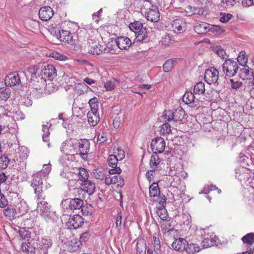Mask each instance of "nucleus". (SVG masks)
I'll use <instances>...</instances> for the list:
<instances>
[{"mask_svg": "<svg viewBox=\"0 0 254 254\" xmlns=\"http://www.w3.org/2000/svg\"><path fill=\"white\" fill-rule=\"evenodd\" d=\"M185 113V111L181 107L178 108L175 110L173 111V122H178L182 121L184 117Z\"/></svg>", "mask_w": 254, "mask_h": 254, "instance_id": "obj_26", "label": "nucleus"}, {"mask_svg": "<svg viewBox=\"0 0 254 254\" xmlns=\"http://www.w3.org/2000/svg\"><path fill=\"white\" fill-rule=\"evenodd\" d=\"M225 30L218 25H211L209 24V32L215 35H219L224 32Z\"/></svg>", "mask_w": 254, "mask_h": 254, "instance_id": "obj_37", "label": "nucleus"}, {"mask_svg": "<svg viewBox=\"0 0 254 254\" xmlns=\"http://www.w3.org/2000/svg\"><path fill=\"white\" fill-rule=\"evenodd\" d=\"M213 51L222 59L225 58L226 53L225 51L221 46H216L215 47H214L213 48Z\"/></svg>", "mask_w": 254, "mask_h": 254, "instance_id": "obj_44", "label": "nucleus"}, {"mask_svg": "<svg viewBox=\"0 0 254 254\" xmlns=\"http://www.w3.org/2000/svg\"><path fill=\"white\" fill-rule=\"evenodd\" d=\"M82 214L84 216L91 215L93 212V207L91 205H82L81 207Z\"/></svg>", "mask_w": 254, "mask_h": 254, "instance_id": "obj_46", "label": "nucleus"}, {"mask_svg": "<svg viewBox=\"0 0 254 254\" xmlns=\"http://www.w3.org/2000/svg\"><path fill=\"white\" fill-rule=\"evenodd\" d=\"M83 218L78 214H75L70 217L66 223L69 228L77 229L83 224Z\"/></svg>", "mask_w": 254, "mask_h": 254, "instance_id": "obj_13", "label": "nucleus"}, {"mask_svg": "<svg viewBox=\"0 0 254 254\" xmlns=\"http://www.w3.org/2000/svg\"><path fill=\"white\" fill-rule=\"evenodd\" d=\"M10 90L7 87L0 88V99L4 101H6L10 97Z\"/></svg>", "mask_w": 254, "mask_h": 254, "instance_id": "obj_35", "label": "nucleus"}, {"mask_svg": "<svg viewBox=\"0 0 254 254\" xmlns=\"http://www.w3.org/2000/svg\"><path fill=\"white\" fill-rule=\"evenodd\" d=\"M160 162V158L157 154L152 155L150 159L149 165L152 169L151 170H155L158 165Z\"/></svg>", "mask_w": 254, "mask_h": 254, "instance_id": "obj_33", "label": "nucleus"}, {"mask_svg": "<svg viewBox=\"0 0 254 254\" xmlns=\"http://www.w3.org/2000/svg\"><path fill=\"white\" fill-rule=\"evenodd\" d=\"M49 123H47L46 125H43L42 126V131L43 132V140L45 142H48L49 140V127H51V125L50 124L48 126Z\"/></svg>", "mask_w": 254, "mask_h": 254, "instance_id": "obj_40", "label": "nucleus"}, {"mask_svg": "<svg viewBox=\"0 0 254 254\" xmlns=\"http://www.w3.org/2000/svg\"><path fill=\"white\" fill-rule=\"evenodd\" d=\"M115 86L114 81H108L105 83L104 87L107 91H111Z\"/></svg>", "mask_w": 254, "mask_h": 254, "instance_id": "obj_59", "label": "nucleus"}, {"mask_svg": "<svg viewBox=\"0 0 254 254\" xmlns=\"http://www.w3.org/2000/svg\"><path fill=\"white\" fill-rule=\"evenodd\" d=\"M248 58L246 55L241 52L237 58V61L240 64L245 66L247 63Z\"/></svg>", "mask_w": 254, "mask_h": 254, "instance_id": "obj_52", "label": "nucleus"}, {"mask_svg": "<svg viewBox=\"0 0 254 254\" xmlns=\"http://www.w3.org/2000/svg\"><path fill=\"white\" fill-rule=\"evenodd\" d=\"M187 244V241L185 239L180 238L178 239H176L172 243V248L177 251L182 252L184 254V252L186 245Z\"/></svg>", "mask_w": 254, "mask_h": 254, "instance_id": "obj_22", "label": "nucleus"}, {"mask_svg": "<svg viewBox=\"0 0 254 254\" xmlns=\"http://www.w3.org/2000/svg\"><path fill=\"white\" fill-rule=\"evenodd\" d=\"M142 9L145 10V16L147 20L152 22H156L160 19V13L158 9L152 4L150 1L143 0Z\"/></svg>", "mask_w": 254, "mask_h": 254, "instance_id": "obj_4", "label": "nucleus"}, {"mask_svg": "<svg viewBox=\"0 0 254 254\" xmlns=\"http://www.w3.org/2000/svg\"><path fill=\"white\" fill-rule=\"evenodd\" d=\"M194 93L191 91H187L183 96L182 100L186 104H189L194 101L195 96Z\"/></svg>", "mask_w": 254, "mask_h": 254, "instance_id": "obj_34", "label": "nucleus"}, {"mask_svg": "<svg viewBox=\"0 0 254 254\" xmlns=\"http://www.w3.org/2000/svg\"><path fill=\"white\" fill-rule=\"evenodd\" d=\"M244 243L252 245L254 243V233H248L242 238Z\"/></svg>", "mask_w": 254, "mask_h": 254, "instance_id": "obj_41", "label": "nucleus"}, {"mask_svg": "<svg viewBox=\"0 0 254 254\" xmlns=\"http://www.w3.org/2000/svg\"><path fill=\"white\" fill-rule=\"evenodd\" d=\"M52 244V241L50 238H43L38 243L30 242L27 250L30 254H48V250Z\"/></svg>", "mask_w": 254, "mask_h": 254, "instance_id": "obj_2", "label": "nucleus"}, {"mask_svg": "<svg viewBox=\"0 0 254 254\" xmlns=\"http://www.w3.org/2000/svg\"><path fill=\"white\" fill-rule=\"evenodd\" d=\"M55 34L57 38L61 41L67 43L69 47L72 50L77 51L79 48L78 43L75 42L73 39L72 34L68 31L61 30L56 31Z\"/></svg>", "mask_w": 254, "mask_h": 254, "instance_id": "obj_5", "label": "nucleus"}, {"mask_svg": "<svg viewBox=\"0 0 254 254\" xmlns=\"http://www.w3.org/2000/svg\"><path fill=\"white\" fill-rule=\"evenodd\" d=\"M244 169L240 167L239 168H237L235 170L236 172V178L238 179L241 181L242 179L244 180L247 177V174L245 173H244Z\"/></svg>", "mask_w": 254, "mask_h": 254, "instance_id": "obj_49", "label": "nucleus"}, {"mask_svg": "<svg viewBox=\"0 0 254 254\" xmlns=\"http://www.w3.org/2000/svg\"><path fill=\"white\" fill-rule=\"evenodd\" d=\"M172 27L175 33H182L186 29V23L182 20L176 19L172 23Z\"/></svg>", "mask_w": 254, "mask_h": 254, "instance_id": "obj_23", "label": "nucleus"}, {"mask_svg": "<svg viewBox=\"0 0 254 254\" xmlns=\"http://www.w3.org/2000/svg\"><path fill=\"white\" fill-rule=\"evenodd\" d=\"M216 241L211 237L204 238L201 242V245L204 248H207L215 245Z\"/></svg>", "mask_w": 254, "mask_h": 254, "instance_id": "obj_36", "label": "nucleus"}, {"mask_svg": "<svg viewBox=\"0 0 254 254\" xmlns=\"http://www.w3.org/2000/svg\"><path fill=\"white\" fill-rule=\"evenodd\" d=\"M81 245V243L77 240H72L68 242V250L70 252H75L80 249Z\"/></svg>", "mask_w": 254, "mask_h": 254, "instance_id": "obj_31", "label": "nucleus"}, {"mask_svg": "<svg viewBox=\"0 0 254 254\" xmlns=\"http://www.w3.org/2000/svg\"><path fill=\"white\" fill-rule=\"evenodd\" d=\"M90 233L89 231H86L82 233L80 236V240L79 241L81 243L82 242H86L89 239L90 237Z\"/></svg>", "mask_w": 254, "mask_h": 254, "instance_id": "obj_57", "label": "nucleus"}, {"mask_svg": "<svg viewBox=\"0 0 254 254\" xmlns=\"http://www.w3.org/2000/svg\"><path fill=\"white\" fill-rule=\"evenodd\" d=\"M97 103L98 99L96 97L89 100L88 103L91 108L90 111H95V110H98V106Z\"/></svg>", "mask_w": 254, "mask_h": 254, "instance_id": "obj_51", "label": "nucleus"}, {"mask_svg": "<svg viewBox=\"0 0 254 254\" xmlns=\"http://www.w3.org/2000/svg\"><path fill=\"white\" fill-rule=\"evenodd\" d=\"M18 217L21 216L27 212V205L25 201H20L14 206Z\"/></svg>", "mask_w": 254, "mask_h": 254, "instance_id": "obj_24", "label": "nucleus"}, {"mask_svg": "<svg viewBox=\"0 0 254 254\" xmlns=\"http://www.w3.org/2000/svg\"><path fill=\"white\" fill-rule=\"evenodd\" d=\"M142 32L137 33V36L135 39L136 42H139L141 43H145L148 41L149 39L147 35L146 29H143Z\"/></svg>", "mask_w": 254, "mask_h": 254, "instance_id": "obj_32", "label": "nucleus"}, {"mask_svg": "<svg viewBox=\"0 0 254 254\" xmlns=\"http://www.w3.org/2000/svg\"><path fill=\"white\" fill-rule=\"evenodd\" d=\"M19 234L23 239L25 240H28L31 237V233L28 230H26L24 228L20 229L19 231Z\"/></svg>", "mask_w": 254, "mask_h": 254, "instance_id": "obj_56", "label": "nucleus"}, {"mask_svg": "<svg viewBox=\"0 0 254 254\" xmlns=\"http://www.w3.org/2000/svg\"><path fill=\"white\" fill-rule=\"evenodd\" d=\"M205 91V84L202 81L197 83L194 86L193 93L195 95H203Z\"/></svg>", "mask_w": 254, "mask_h": 254, "instance_id": "obj_30", "label": "nucleus"}, {"mask_svg": "<svg viewBox=\"0 0 254 254\" xmlns=\"http://www.w3.org/2000/svg\"><path fill=\"white\" fill-rule=\"evenodd\" d=\"M41 73L42 76L50 80H52L57 76L56 69L52 64L43 65Z\"/></svg>", "mask_w": 254, "mask_h": 254, "instance_id": "obj_12", "label": "nucleus"}, {"mask_svg": "<svg viewBox=\"0 0 254 254\" xmlns=\"http://www.w3.org/2000/svg\"><path fill=\"white\" fill-rule=\"evenodd\" d=\"M204 80L209 84H219V71L214 67H211L205 70Z\"/></svg>", "mask_w": 254, "mask_h": 254, "instance_id": "obj_9", "label": "nucleus"}, {"mask_svg": "<svg viewBox=\"0 0 254 254\" xmlns=\"http://www.w3.org/2000/svg\"><path fill=\"white\" fill-rule=\"evenodd\" d=\"M51 171V165L49 163L43 165V169L41 171L32 175L30 186L36 193L40 192V191L41 192V189H43V179L49 174Z\"/></svg>", "mask_w": 254, "mask_h": 254, "instance_id": "obj_1", "label": "nucleus"}, {"mask_svg": "<svg viewBox=\"0 0 254 254\" xmlns=\"http://www.w3.org/2000/svg\"><path fill=\"white\" fill-rule=\"evenodd\" d=\"M239 160L242 169L245 168L247 170L251 169V167L253 166V164L251 158L241 153L239 156Z\"/></svg>", "mask_w": 254, "mask_h": 254, "instance_id": "obj_21", "label": "nucleus"}, {"mask_svg": "<svg viewBox=\"0 0 254 254\" xmlns=\"http://www.w3.org/2000/svg\"><path fill=\"white\" fill-rule=\"evenodd\" d=\"M54 14L53 9L49 6H45L39 10V18L43 21H47L50 19Z\"/></svg>", "mask_w": 254, "mask_h": 254, "instance_id": "obj_16", "label": "nucleus"}, {"mask_svg": "<svg viewBox=\"0 0 254 254\" xmlns=\"http://www.w3.org/2000/svg\"><path fill=\"white\" fill-rule=\"evenodd\" d=\"M166 143L164 139L161 137L154 138L151 143V149L154 154L162 153L165 148Z\"/></svg>", "mask_w": 254, "mask_h": 254, "instance_id": "obj_10", "label": "nucleus"}, {"mask_svg": "<svg viewBox=\"0 0 254 254\" xmlns=\"http://www.w3.org/2000/svg\"><path fill=\"white\" fill-rule=\"evenodd\" d=\"M209 24L201 21H197L195 22L193 29L198 34H205L209 32Z\"/></svg>", "mask_w": 254, "mask_h": 254, "instance_id": "obj_17", "label": "nucleus"}, {"mask_svg": "<svg viewBox=\"0 0 254 254\" xmlns=\"http://www.w3.org/2000/svg\"><path fill=\"white\" fill-rule=\"evenodd\" d=\"M174 61L172 59L167 60L163 64V70L165 72L171 71L173 68Z\"/></svg>", "mask_w": 254, "mask_h": 254, "instance_id": "obj_43", "label": "nucleus"}, {"mask_svg": "<svg viewBox=\"0 0 254 254\" xmlns=\"http://www.w3.org/2000/svg\"><path fill=\"white\" fill-rule=\"evenodd\" d=\"M118 161L117 156L115 154L109 155L108 161L109 166L112 168L109 170V173L110 175L120 174L122 172V170L120 167H118Z\"/></svg>", "mask_w": 254, "mask_h": 254, "instance_id": "obj_11", "label": "nucleus"}, {"mask_svg": "<svg viewBox=\"0 0 254 254\" xmlns=\"http://www.w3.org/2000/svg\"><path fill=\"white\" fill-rule=\"evenodd\" d=\"M76 155H80L84 161L87 160L88 154L90 150V143L89 140L82 139L77 141Z\"/></svg>", "mask_w": 254, "mask_h": 254, "instance_id": "obj_7", "label": "nucleus"}, {"mask_svg": "<svg viewBox=\"0 0 254 254\" xmlns=\"http://www.w3.org/2000/svg\"><path fill=\"white\" fill-rule=\"evenodd\" d=\"M156 212L160 218L163 220H165L168 218V215L165 208L162 207L158 208Z\"/></svg>", "mask_w": 254, "mask_h": 254, "instance_id": "obj_45", "label": "nucleus"}, {"mask_svg": "<svg viewBox=\"0 0 254 254\" xmlns=\"http://www.w3.org/2000/svg\"><path fill=\"white\" fill-rule=\"evenodd\" d=\"M222 66L224 73L229 77L235 75L239 69L237 62L231 59L225 60Z\"/></svg>", "mask_w": 254, "mask_h": 254, "instance_id": "obj_8", "label": "nucleus"}, {"mask_svg": "<svg viewBox=\"0 0 254 254\" xmlns=\"http://www.w3.org/2000/svg\"><path fill=\"white\" fill-rule=\"evenodd\" d=\"M4 82L6 86H13L20 83V78L18 73L11 72L5 77Z\"/></svg>", "mask_w": 254, "mask_h": 254, "instance_id": "obj_15", "label": "nucleus"}, {"mask_svg": "<svg viewBox=\"0 0 254 254\" xmlns=\"http://www.w3.org/2000/svg\"><path fill=\"white\" fill-rule=\"evenodd\" d=\"M9 162V159L6 156H1L0 157V169L3 170L6 169Z\"/></svg>", "mask_w": 254, "mask_h": 254, "instance_id": "obj_48", "label": "nucleus"}, {"mask_svg": "<svg viewBox=\"0 0 254 254\" xmlns=\"http://www.w3.org/2000/svg\"><path fill=\"white\" fill-rule=\"evenodd\" d=\"M153 241H154V249L156 253L160 251V242L159 239L157 236H153Z\"/></svg>", "mask_w": 254, "mask_h": 254, "instance_id": "obj_54", "label": "nucleus"}, {"mask_svg": "<svg viewBox=\"0 0 254 254\" xmlns=\"http://www.w3.org/2000/svg\"><path fill=\"white\" fill-rule=\"evenodd\" d=\"M88 122L91 126H96L100 121L99 114L98 110L90 111L87 113Z\"/></svg>", "mask_w": 254, "mask_h": 254, "instance_id": "obj_20", "label": "nucleus"}, {"mask_svg": "<svg viewBox=\"0 0 254 254\" xmlns=\"http://www.w3.org/2000/svg\"><path fill=\"white\" fill-rule=\"evenodd\" d=\"M173 111L168 110L164 112L162 118L163 120L166 122L173 121Z\"/></svg>", "mask_w": 254, "mask_h": 254, "instance_id": "obj_50", "label": "nucleus"}, {"mask_svg": "<svg viewBox=\"0 0 254 254\" xmlns=\"http://www.w3.org/2000/svg\"><path fill=\"white\" fill-rule=\"evenodd\" d=\"M196 8L190 5H188L185 7L186 15L190 16L192 15L196 14Z\"/></svg>", "mask_w": 254, "mask_h": 254, "instance_id": "obj_53", "label": "nucleus"}, {"mask_svg": "<svg viewBox=\"0 0 254 254\" xmlns=\"http://www.w3.org/2000/svg\"><path fill=\"white\" fill-rule=\"evenodd\" d=\"M50 56L56 60L60 61H64L67 59L65 56L62 55L58 53H52Z\"/></svg>", "mask_w": 254, "mask_h": 254, "instance_id": "obj_58", "label": "nucleus"}, {"mask_svg": "<svg viewBox=\"0 0 254 254\" xmlns=\"http://www.w3.org/2000/svg\"><path fill=\"white\" fill-rule=\"evenodd\" d=\"M232 17V15L230 13H227L224 14L220 18V21L222 23H227L228 22Z\"/></svg>", "mask_w": 254, "mask_h": 254, "instance_id": "obj_60", "label": "nucleus"}, {"mask_svg": "<svg viewBox=\"0 0 254 254\" xmlns=\"http://www.w3.org/2000/svg\"><path fill=\"white\" fill-rule=\"evenodd\" d=\"M117 45L121 50H127L131 45L130 40L127 37L120 36L116 40Z\"/></svg>", "mask_w": 254, "mask_h": 254, "instance_id": "obj_18", "label": "nucleus"}, {"mask_svg": "<svg viewBox=\"0 0 254 254\" xmlns=\"http://www.w3.org/2000/svg\"><path fill=\"white\" fill-rule=\"evenodd\" d=\"M171 131V126L169 124L165 123L161 126L160 132L162 135L168 134Z\"/></svg>", "mask_w": 254, "mask_h": 254, "instance_id": "obj_42", "label": "nucleus"}, {"mask_svg": "<svg viewBox=\"0 0 254 254\" xmlns=\"http://www.w3.org/2000/svg\"><path fill=\"white\" fill-rule=\"evenodd\" d=\"M88 53L93 55H99L101 53H111V50L109 48H103V47L96 43H92L88 46Z\"/></svg>", "mask_w": 254, "mask_h": 254, "instance_id": "obj_14", "label": "nucleus"}, {"mask_svg": "<svg viewBox=\"0 0 254 254\" xmlns=\"http://www.w3.org/2000/svg\"><path fill=\"white\" fill-rule=\"evenodd\" d=\"M146 250V243L143 241L136 244V251L139 254H144Z\"/></svg>", "mask_w": 254, "mask_h": 254, "instance_id": "obj_47", "label": "nucleus"}, {"mask_svg": "<svg viewBox=\"0 0 254 254\" xmlns=\"http://www.w3.org/2000/svg\"><path fill=\"white\" fill-rule=\"evenodd\" d=\"M117 153L116 152L115 153H117V159L120 161L123 160L125 157V153L124 151L121 148H118L117 149Z\"/></svg>", "mask_w": 254, "mask_h": 254, "instance_id": "obj_62", "label": "nucleus"}, {"mask_svg": "<svg viewBox=\"0 0 254 254\" xmlns=\"http://www.w3.org/2000/svg\"><path fill=\"white\" fill-rule=\"evenodd\" d=\"M83 205V201L82 199L75 198L71 199L68 203V207L71 210L80 209Z\"/></svg>", "mask_w": 254, "mask_h": 254, "instance_id": "obj_25", "label": "nucleus"}, {"mask_svg": "<svg viewBox=\"0 0 254 254\" xmlns=\"http://www.w3.org/2000/svg\"><path fill=\"white\" fill-rule=\"evenodd\" d=\"M253 73L252 69L250 68L249 67H246L245 66L240 71V77L243 80H245L246 78L250 75V73Z\"/></svg>", "mask_w": 254, "mask_h": 254, "instance_id": "obj_39", "label": "nucleus"}, {"mask_svg": "<svg viewBox=\"0 0 254 254\" xmlns=\"http://www.w3.org/2000/svg\"><path fill=\"white\" fill-rule=\"evenodd\" d=\"M194 246L192 245V243L189 244L187 242V244L186 245V247L185 248L184 254H194V252H193Z\"/></svg>", "mask_w": 254, "mask_h": 254, "instance_id": "obj_55", "label": "nucleus"}, {"mask_svg": "<svg viewBox=\"0 0 254 254\" xmlns=\"http://www.w3.org/2000/svg\"><path fill=\"white\" fill-rule=\"evenodd\" d=\"M4 215L9 219H13L18 217L15 207L9 205L3 210Z\"/></svg>", "mask_w": 254, "mask_h": 254, "instance_id": "obj_27", "label": "nucleus"}, {"mask_svg": "<svg viewBox=\"0 0 254 254\" xmlns=\"http://www.w3.org/2000/svg\"><path fill=\"white\" fill-rule=\"evenodd\" d=\"M8 204V201L4 196V195L0 193V207H4Z\"/></svg>", "mask_w": 254, "mask_h": 254, "instance_id": "obj_63", "label": "nucleus"}, {"mask_svg": "<svg viewBox=\"0 0 254 254\" xmlns=\"http://www.w3.org/2000/svg\"><path fill=\"white\" fill-rule=\"evenodd\" d=\"M222 2L224 6L231 7L235 3V0H222Z\"/></svg>", "mask_w": 254, "mask_h": 254, "instance_id": "obj_64", "label": "nucleus"}, {"mask_svg": "<svg viewBox=\"0 0 254 254\" xmlns=\"http://www.w3.org/2000/svg\"><path fill=\"white\" fill-rule=\"evenodd\" d=\"M82 188L80 189L81 192L84 191L86 192L89 195H92L95 191L96 186L95 184L90 181L88 180L81 184Z\"/></svg>", "mask_w": 254, "mask_h": 254, "instance_id": "obj_19", "label": "nucleus"}, {"mask_svg": "<svg viewBox=\"0 0 254 254\" xmlns=\"http://www.w3.org/2000/svg\"><path fill=\"white\" fill-rule=\"evenodd\" d=\"M77 141L69 139L63 142L61 146V152L66 155H76Z\"/></svg>", "mask_w": 254, "mask_h": 254, "instance_id": "obj_6", "label": "nucleus"}, {"mask_svg": "<svg viewBox=\"0 0 254 254\" xmlns=\"http://www.w3.org/2000/svg\"><path fill=\"white\" fill-rule=\"evenodd\" d=\"M160 194V189L157 183L153 182L149 186V195L150 197H156Z\"/></svg>", "mask_w": 254, "mask_h": 254, "instance_id": "obj_28", "label": "nucleus"}, {"mask_svg": "<svg viewBox=\"0 0 254 254\" xmlns=\"http://www.w3.org/2000/svg\"><path fill=\"white\" fill-rule=\"evenodd\" d=\"M231 83V87L234 89H237L240 88L242 85V82L241 81H234L233 79H230Z\"/></svg>", "mask_w": 254, "mask_h": 254, "instance_id": "obj_61", "label": "nucleus"}, {"mask_svg": "<svg viewBox=\"0 0 254 254\" xmlns=\"http://www.w3.org/2000/svg\"><path fill=\"white\" fill-rule=\"evenodd\" d=\"M41 192L36 193L34 190V193L37 201V212L40 215L44 217H50L51 214L50 211L51 205L47 201H45L46 195L44 193L43 189H41Z\"/></svg>", "mask_w": 254, "mask_h": 254, "instance_id": "obj_3", "label": "nucleus"}, {"mask_svg": "<svg viewBox=\"0 0 254 254\" xmlns=\"http://www.w3.org/2000/svg\"><path fill=\"white\" fill-rule=\"evenodd\" d=\"M89 174L88 171L84 168H80L78 173V180L82 181V183L88 181Z\"/></svg>", "mask_w": 254, "mask_h": 254, "instance_id": "obj_38", "label": "nucleus"}, {"mask_svg": "<svg viewBox=\"0 0 254 254\" xmlns=\"http://www.w3.org/2000/svg\"><path fill=\"white\" fill-rule=\"evenodd\" d=\"M129 29L135 33H139L142 32L143 29H146L145 28L143 27L142 24L139 21H135L131 23L129 25Z\"/></svg>", "mask_w": 254, "mask_h": 254, "instance_id": "obj_29", "label": "nucleus"}]
</instances>
